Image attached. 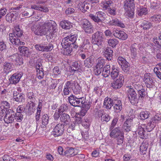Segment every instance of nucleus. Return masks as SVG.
Listing matches in <instances>:
<instances>
[{
  "label": "nucleus",
  "instance_id": "obj_1",
  "mask_svg": "<svg viewBox=\"0 0 161 161\" xmlns=\"http://www.w3.org/2000/svg\"><path fill=\"white\" fill-rule=\"evenodd\" d=\"M56 24L53 21L50 20L41 25V31L42 33V36L49 33L51 35L53 32H56Z\"/></svg>",
  "mask_w": 161,
  "mask_h": 161
},
{
  "label": "nucleus",
  "instance_id": "obj_2",
  "mask_svg": "<svg viewBox=\"0 0 161 161\" xmlns=\"http://www.w3.org/2000/svg\"><path fill=\"white\" fill-rule=\"evenodd\" d=\"M64 125L63 123H59L57 124L53 128L52 132L53 135L55 137H59L60 139L58 141L61 142V136L64 130Z\"/></svg>",
  "mask_w": 161,
  "mask_h": 161
},
{
  "label": "nucleus",
  "instance_id": "obj_3",
  "mask_svg": "<svg viewBox=\"0 0 161 161\" xmlns=\"http://www.w3.org/2000/svg\"><path fill=\"white\" fill-rule=\"evenodd\" d=\"M85 99L84 97H79L73 94H71L68 97L69 103L74 107H81L82 102Z\"/></svg>",
  "mask_w": 161,
  "mask_h": 161
},
{
  "label": "nucleus",
  "instance_id": "obj_4",
  "mask_svg": "<svg viewBox=\"0 0 161 161\" xmlns=\"http://www.w3.org/2000/svg\"><path fill=\"white\" fill-rule=\"evenodd\" d=\"M106 14L104 12L98 11L95 15L90 14L88 15L89 17L94 22L99 24L102 23L105 19Z\"/></svg>",
  "mask_w": 161,
  "mask_h": 161
},
{
  "label": "nucleus",
  "instance_id": "obj_5",
  "mask_svg": "<svg viewBox=\"0 0 161 161\" xmlns=\"http://www.w3.org/2000/svg\"><path fill=\"white\" fill-rule=\"evenodd\" d=\"M161 120V115L159 114H156L153 117L150 121L146 126V129L148 132L151 131L155 127L156 124H158Z\"/></svg>",
  "mask_w": 161,
  "mask_h": 161
},
{
  "label": "nucleus",
  "instance_id": "obj_6",
  "mask_svg": "<svg viewBox=\"0 0 161 161\" xmlns=\"http://www.w3.org/2000/svg\"><path fill=\"white\" fill-rule=\"evenodd\" d=\"M81 26L86 34H91L93 32L94 29L93 25L86 19H84L81 21Z\"/></svg>",
  "mask_w": 161,
  "mask_h": 161
},
{
  "label": "nucleus",
  "instance_id": "obj_7",
  "mask_svg": "<svg viewBox=\"0 0 161 161\" xmlns=\"http://www.w3.org/2000/svg\"><path fill=\"white\" fill-rule=\"evenodd\" d=\"M8 60L13 64L20 65L23 64V59L19 53H15L7 57Z\"/></svg>",
  "mask_w": 161,
  "mask_h": 161
},
{
  "label": "nucleus",
  "instance_id": "obj_8",
  "mask_svg": "<svg viewBox=\"0 0 161 161\" xmlns=\"http://www.w3.org/2000/svg\"><path fill=\"white\" fill-rule=\"evenodd\" d=\"M103 33L98 31L92 35V41L94 45L98 47L102 45L103 41Z\"/></svg>",
  "mask_w": 161,
  "mask_h": 161
},
{
  "label": "nucleus",
  "instance_id": "obj_9",
  "mask_svg": "<svg viewBox=\"0 0 161 161\" xmlns=\"http://www.w3.org/2000/svg\"><path fill=\"white\" fill-rule=\"evenodd\" d=\"M5 113L6 114L3 118L5 122L7 124L12 123L14 119L15 112L12 109H10L6 110Z\"/></svg>",
  "mask_w": 161,
  "mask_h": 161
},
{
  "label": "nucleus",
  "instance_id": "obj_10",
  "mask_svg": "<svg viewBox=\"0 0 161 161\" xmlns=\"http://www.w3.org/2000/svg\"><path fill=\"white\" fill-rule=\"evenodd\" d=\"M127 94L129 101L132 104H135L138 103L137 94L133 88H130L128 90Z\"/></svg>",
  "mask_w": 161,
  "mask_h": 161
},
{
  "label": "nucleus",
  "instance_id": "obj_11",
  "mask_svg": "<svg viewBox=\"0 0 161 161\" xmlns=\"http://www.w3.org/2000/svg\"><path fill=\"white\" fill-rule=\"evenodd\" d=\"M105 60L103 58H98L95 68L94 69L95 74L97 75L101 74L104 69Z\"/></svg>",
  "mask_w": 161,
  "mask_h": 161
},
{
  "label": "nucleus",
  "instance_id": "obj_12",
  "mask_svg": "<svg viewBox=\"0 0 161 161\" xmlns=\"http://www.w3.org/2000/svg\"><path fill=\"white\" fill-rule=\"evenodd\" d=\"M124 81L123 75L120 74L118 78L111 83V86L114 89L120 88L123 86Z\"/></svg>",
  "mask_w": 161,
  "mask_h": 161
},
{
  "label": "nucleus",
  "instance_id": "obj_13",
  "mask_svg": "<svg viewBox=\"0 0 161 161\" xmlns=\"http://www.w3.org/2000/svg\"><path fill=\"white\" fill-rule=\"evenodd\" d=\"M35 49L38 51L42 52H48L52 50L53 48V45L50 43L48 46H44L42 44H36L34 46Z\"/></svg>",
  "mask_w": 161,
  "mask_h": 161
},
{
  "label": "nucleus",
  "instance_id": "obj_14",
  "mask_svg": "<svg viewBox=\"0 0 161 161\" xmlns=\"http://www.w3.org/2000/svg\"><path fill=\"white\" fill-rule=\"evenodd\" d=\"M118 61L119 64L121 66L123 70L127 72L130 69V65L125 59L122 57H119L118 58Z\"/></svg>",
  "mask_w": 161,
  "mask_h": 161
},
{
  "label": "nucleus",
  "instance_id": "obj_15",
  "mask_svg": "<svg viewBox=\"0 0 161 161\" xmlns=\"http://www.w3.org/2000/svg\"><path fill=\"white\" fill-rule=\"evenodd\" d=\"M96 51H93L92 55L89 57L86 58L84 61V64L85 67L90 68L92 66L94 61L96 58L95 53Z\"/></svg>",
  "mask_w": 161,
  "mask_h": 161
},
{
  "label": "nucleus",
  "instance_id": "obj_16",
  "mask_svg": "<svg viewBox=\"0 0 161 161\" xmlns=\"http://www.w3.org/2000/svg\"><path fill=\"white\" fill-rule=\"evenodd\" d=\"M113 108L116 113L120 112L122 108V102L118 98H113Z\"/></svg>",
  "mask_w": 161,
  "mask_h": 161
},
{
  "label": "nucleus",
  "instance_id": "obj_17",
  "mask_svg": "<svg viewBox=\"0 0 161 161\" xmlns=\"http://www.w3.org/2000/svg\"><path fill=\"white\" fill-rule=\"evenodd\" d=\"M113 35L116 38L123 40H126L128 37V35L124 31L118 30L113 31Z\"/></svg>",
  "mask_w": 161,
  "mask_h": 161
},
{
  "label": "nucleus",
  "instance_id": "obj_18",
  "mask_svg": "<svg viewBox=\"0 0 161 161\" xmlns=\"http://www.w3.org/2000/svg\"><path fill=\"white\" fill-rule=\"evenodd\" d=\"M69 38L67 36L62 40L61 43L62 47L63 48H66V47H73V48L75 49L77 48L79 46L78 45L73 44L71 42Z\"/></svg>",
  "mask_w": 161,
  "mask_h": 161
},
{
  "label": "nucleus",
  "instance_id": "obj_19",
  "mask_svg": "<svg viewBox=\"0 0 161 161\" xmlns=\"http://www.w3.org/2000/svg\"><path fill=\"white\" fill-rule=\"evenodd\" d=\"M143 80L147 87L151 88L153 87V78L151 76L150 73H146L145 74Z\"/></svg>",
  "mask_w": 161,
  "mask_h": 161
},
{
  "label": "nucleus",
  "instance_id": "obj_20",
  "mask_svg": "<svg viewBox=\"0 0 161 161\" xmlns=\"http://www.w3.org/2000/svg\"><path fill=\"white\" fill-rule=\"evenodd\" d=\"M22 76V73H15L9 79L10 84H16L19 81Z\"/></svg>",
  "mask_w": 161,
  "mask_h": 161
},
{
  "label": "nucleus",
  "instance_id": "obj_21",
  "mask_svg": "<svg viewBox=\"0 0 161 161\" xmlns=\"http://www.w3.org/2000/svg\"><path fill=\"white\" fill-rule=\"evenodd\" d=\"M6 19L8 22L12 23L16 20L17 18V14L15 11H12L6 16Z\"/></svg>",
  "mask_w": 161,
  "mask_h": 161
},
{
  "label": "nucleus",
  "instance_id": "obj_22",
  "mask_svg": "<svg viewBox=\"0 0 161 161\" xmlns=\"http://www.w3.org/2000/svg\"><path fill=\"white\" fill-rule=\"evenodd\" d=\"M31 29L32 31L37 36H42V32L41 31V25L39 23L36 22L31 26Z\"/></svg>",
  "mask_w": 161,
  "mask_h": 161
},
{
  "label": "nucleus",
  "instance_id": "obj_23",
  "mask_svg": "<svg viewBox=\"0 0 161 161\" xmlns=\"http://www.w3.org/2000/svg\"><path fill=\"white\" fill-rule=\"evenodd\" d=\"M113 50L112 48L109 47H105L103 54L108 61H111L113 58Z\"/></svg>",
  "mask_w": 161,
  "mask_h": 161
},
{
  "label": "nucleus",
  "instance_id": "obj_24",
  "mask_svg": "<svg viewBox=\"0 0 161 161\" xmlns=\"http://www.w3.org/2000/svg\"><path fill=\"white\" fill-rule=\"evenodd\" d=\"M89 5L90 3L85 1L80 2L77 4L79 9L83 13H85L89 9Z\"/></svg>",
  "mask_w": 161,
  "mask_h": 161
},
{
  "label": "nucleus",
  "instance_id": "obj_25",
  "mask_svg": "<svg viewBox=\"0 0 161 161\" xmlns=\"http://www.w3.org/2000/svg\"><path fill=\"white\" fill-rule=\"evenodd\" d=\"M9 38L10 42L13 44H15L16 45H24L25 44L24 42L20 41L19 37L13 36L12 33L9 34Z\"/></svg>",
  "mask_w": 161,
  "mask_h": 161
},
{
  "label": "nucleus",
  "instance_id": "obj_26",
  "mask_svg": "<svg viewBox=\"0 0 161 161\" xmlns=\"http://www.w3.org/2000/svg\"><path fill=\"white\" fill-rule=\"evenodd\" d=\"M13 98L19 103L23 102L25 100V95L22 93H19L17 91L13 92Z\"/></svg>",
  "mask_w": 161,
  "mask_h": 161
},
{
  "label": "nucleus",
  "instance_id": "obj_27",
  "mask_svg": "<svg viewBox=\"0 0 161 161\" xmlns=\"http://www.w3.org/2000/svg\"><path fill=\"white\" fill-rule=\"evenodd\" d=\"M18 50L22 56H23L27 58L29 57L30 55L29 49L27 47L24 46H19L18 47Z\"/></svg>",
  "mask_w": 161,
  "mask_h": 161
},
{
  "label": "nucleus",
  "instance_id": "obj_28",
  "mask_svg": "<svg viewBox=\"0 0 161 161\" xmlns=\"http://www.w3.org/2000/svg\"><path fill=\"white\" fill-rule=\"evenodd\" d=\"M138 26L139 28L146 30L149 29L152 26V25L150 22L144 20L140 22Z\"/></svg>",
  "mask_w": 161,
  "mask_h": 161
},
{
  "label": "nucleus",
  "instance_id": "obj_29",
  "mask_svg": "<svg viewBox=\"0 0 161 161\" xmlns=\"http://www.w3.org/2000/svg\"><path fill=\"white\" fill-rule=\"evenodd\" d=\"M60 25L63 29L65 30H68L73 27L72 24L67 20L61 21L60 22Z\"/></svg>",
  "mask_w": 161,
  "mask_h": 161
},
{
  "label": "nucleus",
  "instance_id": "obj_30",
  "mask_svg": "<svg viewBox=\"0 0 161 161\" xmlns=\"http://www.w3.org/2000/svg\"><path fill=\"white\" fill-rule=\"evenodd\" d=\"M113 99L108 98V97L105 98L103 105L104 108L107 109H110L113 106Z\"/></svg>",
  "mask_w": 161,
  "mask_h": 161
},
{
  "label": "nucleus",
  "instance_id": "obj_31",
  "mask_svg": "<svg viewBox=\"0 0 161 161\" xmlns=\"http://www.w3.org/2000/svg\"><path fill=\"white\" fill-rule=\"evenodd\" d=\"M14 65V64L11 62H9L8 61L5 62L3 63V64L4 71L6 73H8L9 71H11L13 69Z\"/></svg>",
  "mask_w": 161,
  "mask_h": 161
},
{
  "label": "nucleus",
  "instance_id": "obj_32",
  "mask_svg": "<svg viewBox=\"0 0 161 161\" xmlns=\"http://www.w3.org/2000/svg\"><path fill=\"white\" fill-rule=\"evenodd\" d=\"M35 102H29L26 104V107L27 108V114L28 115H31L34 113L35 108Z\"/></svg>",
  "mask_w": 161,
  "mask_h": 161
},
{
  "label": "nucleus",
  "instance_id": "obj_33",
  "mask_svg": "<svg viewBox=\"0 0 161 161\" xmlns=\"http://www.w3.org/2000/svg\"><path fill=\"white\" fill-rule=\"evenodd\" d=\"M134 118V116H132L130 118H128L125 122L124 128L126 131H129L131 129L130 123L132 121Z\"/></svg>",
  "mask_w": 161,
  "mask_h": 161
},
{
  "label": "nucleus",
  "instance_id": "obj_34",
  "mask_svg": "<svg viewBox=\"0 0 161 161\" xmlns=\"http://www.w3.org/2000/svg\"><path fill=\"white\" fill-rule=\"evenodd\" d=\"M139 48L138 45L136 43H134L131 45L130 49L131 52V55L133 57L135 58L137 54V50Z\"/></svg>",
  "mask_w": 161,
  "mask_h": 161
},
{
  "label": "nucleus",
  "instance_id": "obj_35",
  "mask_svg": "<svg viewBox=\"0 0 161 161\" xmlns=\"http://www.w3.org/2000/svg\"><path fill=\"white\" fill-rule=\"evenodd\" d=\"M124 3V7L125 9L134 8L135 7L134 0H125Z\"/></svg>",
  "mask_w": 161,
  "mask_h": 161
},
{
  "label": "nucleus",
  "instance_id": "obj_36",
  "mask_svg": "<svg viewBox=\"0 0 161 161\" xmlns=\"http://www.w3.org/2000/svg\"><path fill=\"white\" fill-rule=\"evenodd\" d=\"M119 70L114 66H113L111 68V71L110 73L111 78L114 79L117 78L119 75Z\"/></svg>",
  "mask_w": 161,
  "mask_h": 161
},
{
  "label": "nucleus",
  "instance_id": "obj_37",
  "mask_svg": "<svg viewBox=\"0 0 161 161\" xmlns=\"http://www.w3.org/2000/svg\"><path fill=\"white\" fill-rule=\"evenodd\" d=\"M123 132L120 130V129L119 127H116L115 128L113 129L111 132L110 134V136L111 137L115 138L121 133Z\"/></svg>",
  "mask_w": 161,
  "mask_h": 161
},
{
  "label": "nucleus",
  "instance_id": "obj_38",
  "mask_svg": "<svg viewBox=\"0 0 161 161\" xmlns=\"http://www.w3.org/2000/svg\"><path fill=\"white\" fill-rule=\"evenodd\" d=\"M60 119L61 122L64 123L65 124H67L70 120V118L69 115L64 113L62 114L60 116Z\"/></svg>",
  "mask_w": 161,
  "mask_h": 161
},
{
  "label": "nucleus",
  "instance_id": "obj_39",
  "mask_svg": "<svg viewBox=\"0 0 161 161\" xmlns=\"http://www.w3.org/2000/svg\"><path fill=\"white\" fill-rule=\"evenodd\" d=\"M110 66L109 65H106L104 67L103 70L102 72L101 75L103 76L104 77H108L110 74Z\"/></svg>",
  "mask_w": 161,
  "mask_h": 161
},
{
  "label": "nucleus",
  "instance_id": "obj_40",
  "mask_svg": "<svg viewBox=\"0 0 161 161\" xmlns=\"http://www.w3.org/2000/svg\"><path fill=\"white\" fill-rule=\"evenodd\" d=\"M110 24L112 25H116L122 28H124L125 27V25L123 23L117 19L112 20L110 21Z\"/></svg>",
  "mask_w": 161,
  "mask_h": 161
},
{
  "label": "nucleus",
  "instance_id": "obj_41",
  "mask_svg": "<svg viewBox=\"0 0 161 161\" xmlns=\"http://www.w3.org/2000/svg\"><path fill=\"white\" fill-rule=\"evenodd\" d=\"M71 69L74 71L78 70L81 69V65L80 62L75 61L73 62L71 67Z\"/></svg>",
  "mask_w": 161,
  "mask_h": 161
},
{
  "label": "nucleus",
  "instance_id": "obj_42",
  "mask_svg": "<svg viewBox=\"0 0 161 161\" xmlns=\"http://www.w3.org/2000/svg\"><path fill=\"white\" fill-rule=\"evenodd\" d=\"M67 150L64 153V155L67 156L71 155V156H73L76 155L75 154H73L75 150L73 147H67Z\"/></svg>",
  "mask_w": 161,
  "mask_h": 161
},
{
  "label": "nucleus",
  "instance_id": "obj_43",
  "mask_svg": "<svg viewBox=\"0 0 161 161\" xmlns=\"http://www.w3.org/2000/svg\"><path fill=\"white\" fill-rule=\"evenodd\" d=\"M148 145L147 142H143L140 146V151L142 154H145L147 152V150Z\"/></svg>",
  "mask_w": 161,
  "mask_h": 161
},
{
  "label": "nucleus",
  "instance_id": "obj_44",
  "mask_svg": "<svg viewBox=\"0 0 161 161\" xmlns=\"http://www.w3.org/2000/svg\"><path fill=\"white\" fill-rule=\"evenodd\" d=\"M36 11L32 9H29L27 11H24L22 14V15L26 17H30L31 16L34 15L36 14Z\"/></svg>",
  "mask_w": 161,
  "mask_h": 161
},
{
  "label": "nucleus",
  "instance_id": "obj_45",
  "mask_svg": "<svg viewBox=\"0 0 161 161\" xmlns=\"http://www.w3.org/2000/svg\"><path fill=\"white\" fill-rule=\"evenodd\" d=\"M12 34L13 35V36L19 38L23 35V32L19 28L17 27Z\"/></svg>",
  "mask_w": 161,
  "mask_h": 161
},
{
  "label": "nucleus",
  "instance_id": "obj_46",
  "mask_svg": "<svg viewBox=\"0 0 161 161\" xmlns=\"http://www.w3.org/2000/svg\"><path fill=\"white\" fill-rule=\"evenodd\" d=\"M90 124L89 119L87 117L85 116L82 120V125L86 129H87Z\"/></svg>",
  "mask_w": 161,
  "mask_h": 161
},
{
  "label": "nucleus",
  "instance_id": "obj_47",
  "mask_svg": "<svg viewBox=\"0 0 161 161\" xmlns=\"http://www.w3.org/2000/svg\"><path fill=\"white\" fill-rule=\"evenodd\" d=\"M108 43L109 46L114 48L118 44L119 41L116 39H109L108 40Z\"/></svg>",
  "mask_w": 161,
  "mask_h": 161
},
{
  "label": "nucleus",
  "instance_id": "obj_48",
  "mask_svg": "<svg viewBox=\"0 0 161 161\" xmlns=\"http://www.w3.org/2000/svg\"><path fill=\"white\" fill-rule=\"evenodd\" d=\"M74 88L73 89V91L74 93L76 94H80L81 92V88L80 85L78 83H74Z\"/></svg>",
  "mask_w": 161,
  "mask_h": 161
},
{
  "label": "nucleus",
  "instance_id": "obj_49",
  "mask_svg": "<svg viewBox=\"0 0 161 161\" xmlns=\"http://www.w3.org/2000/svg\"><path fill=\"white\" fill-rule=\"evenodd\" d=\"M150 113L147 111H143L140 114V119L142 120H144L148 118L149 116Z\"/></svg>",
  "mask_w": 161,
  "mask_h": 161
},
{
  "label": "nucleus",
  "instance_id": "obj_50",
  "mask_svg": "<svg viewBox=\"0 0 161 161\" xmlns=\"http://www.w3.org/2000/svg\"><path fill=\"white\" fill-rule=\"evenodd\" d=\"M115 138H117V144L119 145H121L123 142V140L124 139V134L123 132L116 137Z\"/></svg>",
  "mask_w": 161,
  "mask_h": 161
},
{
  "label": "nucleus",
  "instance_id": "obj_51",
  "mask_svg": "<svg viewBox=\"0 0 161 161\" xmlns=\"http://www.w3.org/2000/svg\"><path fill=\"white\" fill-rule=\"evenodd\" d=\"M91 104V103L88 100L86 101L85 99H84L82 104L81 105V107H82L83 108L88 109L90 108Z\"/></svg>",
  "mask_w": 161,
  "mask_h": 161
},
{
  "label": "nucleus",
  "instance_id": "obj_52",
  "mask_svg": "<svg viewBox=\"0 0 161 161\" xmlns=\"http://www.w3.org/2000/svg\"><path fill=\"white\" fill-rule=\"evenodd\" d=\"M67 36L69 37V39L70 40L71 42L73 43V44L78 45L76 42V40L77 38V34L68 36Z\"/></svg>",
  "mask_w": 161,
  "mask_h": 161
},
{
  "label": "nucleus",
  "instance_id": "obj_53",
  "mask_svg": "<svg viewBox=\"0 0 161 161\" xmlns=\"http://www.w3.org/2000/svg\"><path fill=\"white\" fill-rule=\"evenodd\" d=\"M134 8H129L126 9H125L126 13V15L130 18H132L134 16V13L133 11V9Z\"/></svg>",
  "mask_w": 161,
  "mask_h": 161
},
{
  "label": "nucleus",
  "instance_id": "obj_54",
  "mask_svg": "<svg viewBox=\"0 0 161 161\" xmlns=\"http://www.w3.org/2000/svg\"><path fill=\"white\" fill-rule=\"evenodd\" d=\"M148 10L147 8H140L137 11L138 15L140 16H142L143 15H146L148 13Z\"/></svg>",
  "mask_w": 161,
  "mask_h": 161
},
{
  "label": "nucleus",
  "instance_id": "obj_55",
  "mask_svg": "<svg viewBox=\"0 0 161 161\" xmlns=\"http://www.w3.org/2000/svg\"><path fill=\"white\" fill-rule=\"evenodd\" d=\"M14 118L17 121L20 122L22 120L23 118V116L21 113L15 112Z\"/></svg>",
  "mask_w": 161,
  "mask_h": 161
},
{
  "label": "nucleus",
  "instance_id": "obj_56",
  "mask_svg": "<svg viewBox=\"0 0 161 161\" xmlns=\"http://www.w3.org/2000/svg\"><path fill=\"white\" fill-rule=\"evenodd\" d=\"M49 117L47 114H45L42 117V124L46 125L47 124L48 122Z\"/></svg>",
  "mask_w": 161,
  "mask_h": 161
},
{
  "label": "nucleus",
  "instance_id": "obj_57",
  "mask_svg": "<svg viewBox=\"0 0 161 161\" xmlns=\"http://www.w3.org/2000/svg\"><path fill=\"white\" fill-rule=\"evenodd\" d=\"M68 109V106L66 104H64L60 107L58 111L61 113L63 114L64 112L66 111Z\"/></svg>",
  "mask_w": 161,
  "mask_h": 161
},
{
  "label": "nucleus",
  "instance_id": "obj_58",
  "mask_svg": "<svg viewBox=\"0 0 161 161\" xmlns=\"http://www.w3.org/2000/svg\"><path fill=\"white\" fill-rule=\"evenodd\" d=\"M151 19L153 21H161V15H154L151 17Z\"/></svg>",
  "mask_w": 161,
  "mask_h": 161
},
{
  "label": "nucleus",
  "instance_id": "obj_59",
  "mask_svg": "<svg viewBox=\"0 0 161 161\" xmlns=\"http://www.w3.org/2000/svg\"><path fill=\"white\" fill-rule=\"evenodd\" d=\"M133 86L134 88L138 91L144 88L143 86L140 83L136 82L133 83Z\"/></svg>",
  "mask_w": 161,
  "mask_h": 161
},
{
  "label": "nucleus",
  "instance_id": "obj_60",
  "mask_svg": "<svg viewBox=\"0 0 161 161\" xmlns=\"http://www.w3.org/2000/svg\"><path fill=\"white\" fill-rule=\"evenodd\" d=\"M139 94V98H142L144 97L146 94V92L145 91L144 88L138 91Z\"/></svg>",
  "mask_w": 161,
  "mask_h": 161
},
{
  "label": "nucleus",
  "instance_id": "obj_61",
  "mask_svg": "<svg viewBox=\"0 0 161 161\" xmlns=\"http://www.w3.org/2000/svg\"><path fill=\"white\" fill-rule=\"evenodd\" d=\"M28 98L30 99V102H35V98L34 96V93L32 92H30L28 93L27 95Z\"/></svg>",
  "mask_w": 161,
  "mask_h": 161
},
{
  "label": "nucleus",
  "instance_id": "obj_62",
  "mask_svg": "<svg viewBox=\"0 0 161 161\" xmlns=\"http://www.w3.org/2000/svg\"><path fill=\"white\" fill-rule=\"evenodd\" d=\"M110 119V116L108 114L105 113L102 117V118H101V120L103 121H105L106 122H108L109 121Z\"/></svg>",
  "mask_w": 161,
  "mask_h": 161
},
{
  "label": "nucleus",
  "instance_id": "obj_63",
  "mask_svg": "<svg viewBox=\"0 0 161 161\" xmlns=\"http://www.w3.org/2000/svg\"><path fill=\"white\" fill-rule=\"evenodd\" d=\"M48 11L47 8H44L42 7H39L38 10L36 11V13L42 14V12H47Z\"/></svg>",
  "mask_w": 161,
  "mask_h": 161
},
{
  "label": "nucleus",
  "instance_id": "obj_64",
  "mask_svg": "<svg viewBox=\"0 0 161 161\" xmlns=\"http://www.w3.org/2000/svg\"><path fill=\"white\" fill-rule=\"evenodd\" d=\"M153 71L158 78L161 80V72L159 71L158 69L155 68Z\"/></svg>",
  "mask_w": 161,
  "mask_h": 161
}]
</instances>
